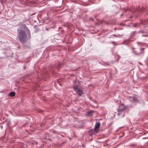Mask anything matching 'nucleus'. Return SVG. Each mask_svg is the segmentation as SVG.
<instances>
[{"instance_id": "0eeeda50", "label": "nucleus", "mask_w": 148, "mask_h": 148, "mask_svg": "<svg viewBox=\"0 0 148 148\" xmlns=\"http://www.w3.org/2000/svg\"><path fill=\"white\" fill-rule=\"evenodd\" d=\"M145 8L144 7H142L141 8H139L137 10V11H144Z\"/></svg>"}, {"instance_id": "1a4fd4ad", "label": "nucleus", "mask_w": 148, "mask_h": 148, "mask_svg": "<svg viewBox=\"0 0 148 148\" xmlns=\"http://www.w3.org/2000/svg\"><path fill=\"white\" fill-rule=\"evenodd\" d=\"M59 67H61V65H60H60H59Z\"/></svg>"}, {"instance_id": "7ed1b4c3", "label": "nucleus", "mask_w": 148, "mask_h": 148, "mask_svg": "<svg viewBox=\"0 0 148 148\" xmlns=\"http://www.w3.org/2000/svg\"><path fill=\"white\" fill-rule=\"evenodd\" d=\"M125 106L123 104H121L119 107V109H118V114L120 115L121 114V113L125 109Z\"/></svg>"}, {"instance_id": "f8f14e48", "label": "nucleus", "mask_w": 148, "mask_h": 148, "mask_svg": "<svg viewBox=\"0 0 148 148\" xmlns=\"http://www.w3.org/2000/svg\"><path fill=\"white\" fill-rule=\"evenodd\" d=\"M134 53H135V51H134Z\"/></svg>"}, {"instance_id": "20e7f679", "label": "nucleus", "mask_w": 148, "mask_h": 148, "mask_svg": "<svg viewBox=\"0 0 148 148\" xmlns=\"http://www.w3.org/2000/svg\"><path fill=\"white\" fill-rule=\"evenodd\" d=\"M100 127V123H96L95 126V127L94 128V130L96 132H97L98 131V129H99V127Z\"/></svg>"}, {"instance_id": "9d476101", "label": "nucleus", "mask_w": 148, "mask_h": 148, "mask_svg": "<svg viewBox=\"0 0 148 148\" xmlns=\"http://www.w3.org/2000/svg\"><path fill=\"white\" fill-rule=\"evenodd\" d=\"M141 49L143 50L144 49V48H142Z\"/></svg>"}, {"instance_id": "f03ea898", "label": "nucleus", "mask_w": 148, "mask_h": 148, "mask_svg": "<svg viewBox=\"0 0 148 148\" xmlns=\"http://www.w3.org/2000/svg\"><path fill=\"white\" fill-rule=\"evenodd\" d=\"M74 91L77 93L79 95H81L83 93V92L81 89L78 88V86L75 85L73 87Z\"/></svg>"}, {"instance_id": "9b49d317", "label": "nucleus", "mask_w": 148, "mask_h": 148, "mask_svg": "<svg viewBox=\"0 0 148 148\" xmlns=\"http://www.w3.org/2000/svg\"><path fill=\"white\" fill-rule=\"evenodd\" d=\"M146 36L145 35H142V36Z\"/></svg>"}, {"instance_id": "39448f33", "label": "nucleus", "mask_w": 148, "mask_h": 148, "mask_svg": "<svg viewBox=\"0 0 148 148\" xmlns=\"http://www.w3.org/2000/svg\"><path fill=\"white\" fill-rule=\"evenodd\" d=\"M94 111L93 110H91L87 112V115L88 116H91L92 115Z\"/></svg>"}, {"instance_id": "6e6552de", "label": "nucleus", "mask_w": 148, "mask_h": 148, "mask_svg": "<svg viewBox=\"0 0 148 148\" xmlns=\"http://www.w3.org/2000/svg\"><path fill=\"white\" fill-rule=\"evenodd\" d=\"M141 54V53H137V54H136V55H139L140 54Z\"/></svg>"}, {"instance_id": "f257e3e1", "label": "nucleus", "mask_w": 148, "mask_h": 148, "mask_svg": "<svg viewBox=\"0 0 148 148\" xmlns=\"http://www.w3.org/2000/svg\"><path fill=\"white\" fill-rule=\"evenodd\" d=\"M21 29L18 30V37L19 40L21 42H24L27 41V36L25 31L28 30L26 25L24 24L21 26Z\"/></svg>"}, {"instance_id": "423d86ee", "label": "nucleus", "mask_w": 148, "mask_h": 148, "mask_svg": "<svg viewBox=\"0 0 148 148\" xmlns=\"http://www.w3.org/2000/svg\"><path fill=\"white\" fill-rule=\"evenodd\" d=\"M15 95V93L14 92H11L9 94V95L12 97H14Z\"/></svg>"}]
</instances>
